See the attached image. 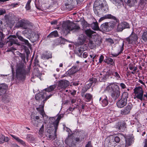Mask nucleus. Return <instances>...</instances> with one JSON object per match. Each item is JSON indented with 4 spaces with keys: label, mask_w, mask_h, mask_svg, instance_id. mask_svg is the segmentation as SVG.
I'll use <instances>...</instances> for the list:
<instances>
[{
    "label": "nucleus",
    "mask_w": 147,
    "mask_h": 147,
    "mask_svg": "<svg viewBox=\"0 0 147 147\" xmlns=\"http://www.w3.org/2000/svg\"><path fill=\"white\" fill-rule=\"evenodd\" d=\"M82 51L80 49H79L78 51V54L79 56L81 57L82 55Z\"/></svg>",
    "instance_id": "e2e57ef3"
},
{
    "label": "nucleus",
    "mask_w": 147,
    "mask_h": 147,
    "mask_svg": "<svg viewBox=\"0 0 147 147\" xmlns=\"http://www.w3.org/2000/svg\"><path fill=\"white\" fill-rule=\"evenodd\" d=\"M109 87L111 89V92L112 97L114 100H116L120 94V92L119 87L115 84H112L109 85Z\"/></svg>",
    "instance_id": "20e7f679"
},
{
    "label": "nucleus",
    "mask_w": 147,
    "mask_h": 147,
    "mask_svg": "<svg viewBox=\"0 0 147 147\" xmlns=\"http://www.w3.org/2000/svg\"><path fill=\"white\" fill-rule=\"evenodd\" d=\"M56 86L55 85L50 86L47 88L45 89V91L48 92H50L53 91L56 88Z\"/></svg>",
    "instance_id": "c756f323"
},
{
    "label": "nucleus",
    "mask_w": 147,
    "mask_h": 147,
    "mask_svg": "<svg viewBox=\"0 0 147 147\" xmlns=\"http://www.w3.org/2000/svg\"><path fill=\"white\" fill-rule=\"evenodd\" d=\"M96 80L95 78H92L91 79H90V83L88 84L85 86H86L87 89H89L92 86V83L94 81H95Z\"/></svg>",
    "instance_id": "473e14b6"
},
{
    "label": "nucleus",
    "mask_w": 147,
    "mask_h": 147,
    "mask_svg": "<svg viewBox=\"0 0 147 147\" xmlns=\"http://www.w3.org/2000/svg\"><path fill=\"white\" fill-rule=\"evenodd\" d=\"M63 30L65 32L68 33L70 31L74 30L76 31L80 29L79 26L73 22H65L63 24Z\"/></svg>",
    "instance_id": "7ed1b4c3"
},
{
    "label": "nucleus",
    "mask_w": 147,
    "mask_h": 147,
    "mask_svg": "<svg viewBox=\"0 0 147 147\" xmlns=\"http://www.w3.org/2000/svg\"><path fill=\"white\" fill-rule=\"evenodd\" d=\"M98 55H95L94 56V57H93L92 60V61L93 62H94V59H96V57H98Z\"/></svg>",
    "instance_id": "338daca9"
},
{
    "label": "nucleus",
    "mask_w": 147,
    "mask_h": 147,
    "mask_svg": "<svg viewBox=\"0 0 147 147\" xmlns=\"http://www.w3.org/2000/svg\"><path fill=\"white\" fill-rule=\"evenodd\" d=\"M4 138V136H2L1 138H0V144L3 143L4 142L3 138Z\"/></svg>",
    "instance_id": "6e6d98bb"
},
{
    "label": "nucleus",
    "mask_w": 147,
    "mask_h": 147,
    "mask_svg": "<svg viewBox=\"0 0 147 147\" xmlns=\"http://www.w3.org/2000/svg\"><path fill=\"white\" fill-rule=\"evenodd\" d=\"M123 46H124V43H122V46L120 47L119 49L118 50V53L117 54H112L111 55H112V57H116L118 56L119 54L121 53L122 52V51L123 50Z\"/></svg>",
    "instance_id": "b1692460"
},
{
    "label": "nucleus",
    "mask_w": 147,
    "mask_h": 147,
    "mask_svg": "<svg viewBox=\"0 0 147 147\" xmlns=\"http://www.w3.org/2000/svg\"><path fill=\"white\" fill-rule=\"evenodd\" d=\"M48 136V138L50 140L55 138V137H54V136H53L49 134Z\"/></svg>",
    "instance_id": "bf43d9fd"
},
{
    "label": "nucleus",
    "mask_w": 147,
    "mask_h": 147,
    "mask_svg": "<svg viewBox=\"0 0 147 147\" xmlns=\"http://www.w3.org/2000/svg\"><path fill=\"white\" fill-rule=\"evenodd\" d=\"M91 27L94 30H99V27L97 22H93L91 25Z\"/></svg>",
    "instance_id": "c85d7f7f"
},
{
    "label": "nucleus",
    "mask_w": 147,
    "mask_h": 147,
    "mask_svg": "<svg viewBox=\"0 0 147 147\" xmlns=\"http://www.w3.org/2000/svg\"><path fill=\"white\" fill-rule=\"evenodd\" d=\"M144 143L145 144L144 147H147V140H145Z\"/></svg>",
    "instance_id": "774afa93"
},
{
    "label": "nucleus",
    "mask_w": 147,
    "mask_h": 147,
    "mask_svg": "<svg viewBox=\"0 0 147 147\" xmlns=\"http://www.w3.org/2000/svg\"><path fill=\"white\" fill-rule=\"evenodd\" d=\"M73 135L71 134L69 135L68 137L65 140V143L67 144H68L69 143H72L73 142V140L72 138H73Z\"/></svg>",
    "instance_id": "bb28decb"
},
{
    "label": "nucleus",
    "mask_w": 147,
    "mask_h": 147,
    "mask_svg": "<svg viewBox=\"0 0 147 147\" xmlns=\"http://www.w3.org/2000/svg\"><path fill=\"white\" fill-rule=\"evenodd\" d=\"M52 96V94H50L48 96H47L43 100V102H45L48 99H49V98L51 97Z\"/></svg>",
    "instance_id": "603ef678"
},
{
    "label": "nucleus",
    "mask_w": 147,
    "mask_h": 147,
    "mask_svg": "<svg viewBox=\"0 0 147 147\" xmlns=\"http://www.w3.org/2000/svg\"><path fill=\"white\" fill-rule=\"evenodd\" d=\"M62 116L63 115H59L56 119L55 117H51L50 118L49 123L52 124L53 126L52 127H54V133L55 134L57 131L59 121L62 117Z\"/></svg>",
    "instance_id": "6e6552de"
},
{
    "label": "nucleus",
    "mask_w": 147,
    "mask_h": 147,
    "mask_svg": "<svg viewBox=\"0 0 147 147\" xmlns=\"http://www.w3.org/2000/svg\"><path fill=\"white\" fill-rule=\"evenodd\" d=\"M5 37V35L3 33L1 32H0V47H2L3 45V43L2 42V40Z\"/></svg>",
    "instance_id": "7c9ffc66"
},
{
    "label": "nucleus",
    "mask_w": 147,
    "mask_h": 147,
    "mask_svg": "<svg viewBox=\"0 0 147 147\" xmlns=\"http://www.w3.org/2000/svg\"><path fill=\"white\" fill-rule=\"evenodd\" d=\"M88 89H87L86 86H84L83 88L81 93V95L82 97L84 96V93L87 91Z\"/></svg>",
    "instance_id": "37998d69"
},
{
    "label": "nucleus",
    "mask_w": 147,
    "mask_h": 147,
    "mask_svg": "<svg viewBox=\"0 0 147 147\" xmlns=\"http://www.w3.org/2000/svg\"><path fill=\"white\" fill-rule=\"evenodd\" d=\"M45 102H43L41 103V104L39 105V107L36 108V110L38 111L40 114L44 117V116H45L46 115H45L44 110V106Z\"/></svg>",
    "instance_id": "dca6fc26"
},
{
    "label": "nucleus",
    "mask_w": 147,
    "mask_h": 147,
    "mask_svg": "<svg viewBox=\"0 0 147 147\" xmlns=\"http://www.w3.org/2000/svg\"><path fill=\"white\" fill-rule=\"evenodd\" d=\"M128 67L130 70H132L134 68V66L131 64H129L128 65Z\"/></svg>",
    "instance_id": "3c124183"
},
{
    "label": "nucleus",
    "mask_w": 147,
    "mask_h": 147,
    "mask_svg": "<svg viewBox=\"0 0 147 147\" xmlns=\"http://www.w3.org/2000/svg\"><path fill=\"white\" fill-rule=\"evenodd\" d=\"M142 37L144 41L146 42H147V30L143 33Z\"/></svg>",
    "instance_id": "4c0bfd02"
},
{
    "label": "nucleus",
    "mask_w": 147,
    "mask_h": 147,
    "mask_svg": "<svg viewBox=\"0 0 147 147\" xmlns=\"http://www.w3.org/2000/svg\"><path fill=\"white\" fill-rule=\"evenodd\" d=\"M109 19L114 20V21H111L108 23L109 26L111 28L114 27L119 21L116 18L111 14H107L101 17L99 20V22L105 19Z\"/></svg>",
    "instance_id": "423d86ee"
},
{
    "label": "nucleus",
    "mask_w": 147,
    "mask_h": 147,
    "mask_svg": "<svg viewBox=\"0 0 147 147\" xmlns=\"http://www.w3.org/2000/svg\"><path fill=\"white\" fill-rule=\"evenodd\" d=\"M69 84V82L66 80H62L59 81L58 84L57 88L58 90H64Z\"/></svg>",
    "instance_id": "f8f14e48"
},
{
    "label": "nucleus",
    "mask_w": 147,
    "mask_h": 147,
    "mask_svg": "<svg viewBox=\"0 0 147 147\" xmlns=\"http://www.w3.org/2000/svg\"><path fill=\"white\" fill-rule=\"evenodd\" d=\"M38 62L39 61L38 60L36 59H35L34 63L35 64V66H37L38 65Z\"/></svg>",
    "instance_id": "4d7b16f0"
},
{
    "label": "nucleus",
    "mask_w": 147,
    "mask_h": 147,
    "mask_svg": "<svg viewBox=\"0 0 147 147\" xmlns=\"http://www.w3.org/2000/svg\"><path fill=\"white\" fill-rule=\"evenodd\" d=\"M32 24L29 22L27 20H19L16 24V28H21L24 29H30L33 27Z\"/></svg>",
    "instance_id": "39448f33"
},
{
    "label": "nucleus",
    "mask_w": 147,
    "mask_h": 147,
    "mask_svg": "<svg viewBox=\"0 0 147 147\" xmlns=\"http://www.w3.org/2000/svg\"><path fill=\"white\" fill-rule=\"evenodd\" d=\"M108 140L107 142H108V146L111 147H115L116 145V143L115 142L114 140V138L113 137L112 138H110V139L109 140L108 138L107 139Z\"/></svg>",
    "instance_id": "a211bd4d"
},
{
    "label": "nucleus",
    "mask_w": 147,
    "mask_h": 147,
    "mask_svg": "<svg viewBox=\"0 0 147 147\" xmlns=\"http://www.w3.org/2000/svg\"><path fill=\"white\" fill-rule=\"evenodd\" d=\"M11 136L13 138L15 139L17 142H18L22 144L23 146H25L26 145L25 142L22 140L20 139L18 137L12 135H11Z\"/></svg>",
    "instance_id": "4be33fe9"
},
{
    "label": "nucleus",
    "mask_w": 147,
    "mask_h": 147,
    "mask_svg": "<svg viewBox=\"0 0 147 147\" xmlns=\"http://www.w3.org/2000/svg\"><path fill=\"white\" fill-rule=\"evenodd\" d=\"M16 36L20 40L24 42V44H25L28 46H30V44L29 43L28 41L27 40L25 39L22 37L16 34Z\"/></svg>",
    "instance_id": "412c9836"
},
{
    "label": "nucleus",
    "mask_w": 147,
    "mask_h": 147,
    "mask_svg": "<svg viewBox=\"0 0 147 147\" xmlns=\"http://www.w3.org/2000/svg\"><path fill=\"white\" fill-rule=\"evenodd\" d=\"M88 55L86 52H84L83 53V57L84 58H86L87 57Z\"/></svg>",
    "instance_id": "052dcab7"
},
{
    "label": "nucleus",
    "mask_w": 147,
    "mask_h": 147,
    "mask_svg": "<svg viewBox=\"0 0 147 147\" xmlns=\"http://www.w3.org/2000/svg\"><path fill=\"white\" fill-rule=\"evenodd\" d=\"M24 65L22 63H19L17 65L16 69V77L19 80L25 79L26 73Z\"/></svg>",
    "instance_id": "f03ea898"
},
{
    "label": "nucleus",
    "mask_w": 147,
    "mask_h": 147,
    "mask_svg": "<svg viewBox=\"0 0 147 147\" xmlns=\"http://www.w3.org/2000/svg\"><path fill=\"white\" fill-rule=\"evenodd\" d=\"M108 60L109 62L110 63H111V64H112L113 63V59L109 58V59H108Z\"/></svg>",
    "instance_id": "680f3d73"
},
{
    "label": "nucleus",
    "mask_w": 147,
    "mask_h": 147,
    "mask_svg": "<svg viewBox=\"0 0 147 147\" xmlns=\"http://www.w3.org/2000/svg\"><path fill=\"white\" fill-rule=\"evenodd\" d=\"M104 98L102 100V105L103 107H105L107 105L108 103V102L107 100V98L106 96H105Z\"/></svg>",
    "instance_id": "c9c22d12"
},
{
    "label": "nucleus",
    "mask_w": 147,
    "mask_h": 147,
    "mask_svg": "<svg viewBox=\"0 0 147 147\" xmlns=\"http://www.w3.org/2000/svg\"><path fill=\"white\" fill-rule=\"evenodd\" d=\"M122 25H123V29H124L125 28H129V24L126 22H122Z\"/></svg>",
    "instance_id": "c03bdc74"
},
{
    "label": "nucleus",
    "mask_w": 147,
    "mask_h": 147,
    "mask_svg": "<svg viewBox=\"0 0 147 147\" xmlns=\"http://www.w3.org/2000/svg\"><path fill=\"white\" fill-rule=\"evenodd\" d=\"M111 1L116 6H117L118 5L121 4L120 1L121 0H111Z\"/></svg>",
    "instance_id": "79ce46f5"
},
{
    "label": "nucleus",
    "mask_w": 147,
    "mask_h": 147,
    "mask_svg": "<svg viewBox=\"0 0 147 147\" xmlns=\"http://www.w3.org/2000/svg\"><path fill=\"white\" fill-rule=\"evenodd\" d=\"M110 75H112L115 76L117 80H120L121 79V77L117 72L114 71H110L109 72Z\"/></svg>",
    "instance_id": "5701e85b"
},
{
    "label": "nucleus",
    "mask_w": 147,
    "mask_h": 147,
    "mask_svg": "<svg viewBox=\"0 0 147 147\" xmlns=\"http://www.w3.org/2000/svg\"><path fill=\"white\" fill-rule=\"evenodd\" d=\"M32 35H33V38H34V40H38L39 37L38 34L36 33H34L32 34Z\"/></svg>",
    "instance_id": "de8ad7c7"
},
{
    "label": "nucleus",
    "mask_w": 147,
    "mask_h": 147,
    "mask_svg": "<svg viewBox=\"0 0 147 147\" xmlns=\"http://www.w3.org/2000/svg\"><path fill=\"white\" fill-rule=\"evenodd\" d=\"M16 38V37L15 35L10 36L7 38V39H9V40L8 43L9 46H11L13 44H18V42L17 40L13 38Z\"/></svg>",
    "instance_id": "ddd939ff"
},
{
    "label": "nucleus",
    "mask_w": 147,
    "mask_h": 147,
    "mask_svg": "<svg viewBox=\"0 0 147 147\" xmlns=\"http://www.w3.org/2000/svg\"><path fill=\"white\" fill-rule=\"evenodd\" d=\"M114 140L115 142L116 143H119L120 140V138L118 136H116L114 138Z\"/></svg>",
    "instance_id": "09e8293b"
},
{
    "label": "nucleus",
    "mask_w": 147,
    "mask_h": 147,
    "mask_svg": "<svg viewBox=\"0 0 147 147\" xmlns=\"http://www.w3.org/2000/svg\"><path fill=\"white\" fill-rule=\"evenodd\" d=\"M127 99L121 98L117 102V107L119 108H121L125 106L127 103Z\"/></svg>",
    "instance_id": "2eb2a0df"
},
{
    "label": "nucleus",
    "mask_w": 147,
    "mask_h": 147,
    "mask_svg": "<svg viewBox=\"0 0 147 147\" xmlns=\"http://www.w3.org/2000/svg\"><path fill=\"white\" fill-rule=\"evenodd\" d=\"M57 20H55L53 21H52L51 22V24H57Z\"/></svg>",
    "instance_id": "0e129e2a"
},
{
    "label": "nucleus",
    "mask_w": 147,
    "mask_h": 147,
    "mask_svg": "<svg viewBox=\"0 0 147 147\" xmlns=\"http://www.w3.org/2000/svg\"><path fill=\"white\" fill-rule=\"evenodd\" d=\"M128 94L127 92H124L122 95V98H121L124 99H126L127 100V98L128 97Z\"/></svg>",
    "instance_id": "a18cd8bd"
},
{
    "label": "nucleus",
    "mask_w": 147,
    "mask_h": 147,
    "mask_svg": "<svg viewBox=\"0 0 147 147\" xmlns=\"http://www.w3.org/2000/svg\"><path fill=\"white\" fill-rule=\"evenodd\" d=\"M31 122L33 123V124L35 126H37V122H38V121H37L36 119H35L34 117H33L32 116H31Z\"/></svg>",
    "instance_id": "ea45409f"
},
{
    "label": "nucleus",
    "mask_w": 147,
    "mask_h": 147,
    "mask_svg": "<svg viewBox=\"0 0 147 147\" xmlns=\"http://www.w3.org/2000/svg\"><path fill=\"white\" fill-rule=\"evenodd\" d=\"M123 29L122 23H121L119 24L117 26V30L118 32L121 31Z\"/></svg>",
    "instance_id": "58836bf2"
},
{
    "label": "nucleus",
    "mask_w": 147,
    "mask_h": 147,
    "mask_svg": "<svg viewBox=\"0 0 147 147\" xmlns=\"http://www.w3.org/2000/svg\"><path fill=\"white\" fill-rule=\"evenodd\" d=\"M115 127L117 129L123 131L125 127V123L124 121H119L116 123Z\"/></svg>",
    "instance_id": "4468645a"
},
{
    "label": "nucleus",
    "mask_w": 147,
    "mask_h": 147,
    "mask_svg": "<svg viewBox=\"0 0 147 147\" xmlns=\"http://www.w3.org/2000/svg\"><path fill=\"white\" fill-rule=\"evenodd\" d=\"M45 94L43 93H41L36 94L35 96V98L37 100L39 101L42 100H44L45 97Z\"/></svg>",
    "instance_id": "6ab92c4d"
},
{
    "label": "nucleus",
    "mask_w": 147,
    "mask_h": 147,
    "mask_svg": "<svg viewBox=\"0 0 147 147\" xmlns=\"http://www.w3.org/2000/svg\"><path fill=\"white\" fill-rule=\"evenodd\" d=\"M94 10L95 13L98 16L101 13V11L106 13L109 11L108 5L106 2L104 1L102 3L99 0H96L94 3Z\"/></svg>",
    "instance_id": "f257e3e1"
},
{
    "label": "nucleus",
    "mask_w": 147,
    "mask_h": 147,
    "mask_svg": "<svg viewBox=\"0 0 147 147\" xmlns=\"http://www.w3.org/2000/svg\"><path fill=\"white\" fill-rule=\"evenodd\" d=\"M42 57L44 59L51 58L52 57V54L50 53L47 54L44 53L42 54Z\"/></svg>",
    "instance_id": "a878e982"
},
{
    "label": "nucleus",
    "mask_w": 147,
    "mask_h": 147,
    "mask_svg": "<svg viewBox=\"0 0 147 147\" xmlns=\"http://www.w3.org/2000/svg\"><path fill=\"white\" fill-rule=\"evenodd\" d=\"M79 70L78 67L77 66H74L71 69V73L72 74H74Z\"/></svg>",
    "instance_id": "72a5a7b5"
},
{
    "label": "nucleus",
    "mask_w": 147,
    "mask_h": 147,
    "mask_svg": "<svg viewBox=\"0 0 147 147\" xmlns=\"http://www.w3.org/2000/svg\"><path fill=\"white\" fill-rule=\"evenodd\" d=\"M124 1L127 5L130 7L134 6L137 3L136 0H124Z\"/></svg>",
    "instance_id": "aec40b11"
},
{
    "label": "nucleus",
    "mask_w": 147,
    "mask_h": 147,
    "mask_svg": "<svg viewBox=\"0 0 147 147\" xmlns=\"http://www.w3.org/2000/svg\"><path fill=\"white\" fill-rule=\"evenodd\" d=\"M81 24L83 28V29L85 30H86L85 29H86L87 27H88V24H87V23L85 20H84L82 21Z\"/></svg>",
    "instance_id": "e433bc0d"
},
{
    "label": "nucleus",
    "mask_w": 147,
    "mask_h": 147,
    "mask_svg": "<svg viewBox=\"0 0 147 147\" xmlns=\"http://www.w3.org/2000/svg\"><path fill=\"white\" fill-rule=\"evenodd\" d=\"M8 87V86L5 84H0V96H2L3 100H5L8 97L7 94H6Z\"/></svg>",
    "instance_id": "1a4fd4ad"
},
{
    "label": "nucleus",
    "mask_w": 147,
    "mask_h": 147,
    "mask_svg": "<svg viewBox=\"0 0 147 147\" xmlns=\"http://www.w3.org/2000/svg\"><path fill=\"white\" fill-rule=\"evenodd\" d=\"M120 86L123 89H124L126 88V86L123 83H121L120 84Z\"/></svg>",
    "instance_id": "13d9d810"
},
{
    "label": "nucleus",
    "mask_w": 147,
    "mask_h": 147,
    "mask_svg": "<svg viewBox=\"0 0 147 147\" xmlns=\"http://www.w3.org/2000/svg\"><path fill=\"white\" fill-rule=\"evenodd\" d=\"M104 59V56L102 55H101L99 59V63H101L103 61Z\"/></svg>",
    "instance_id": "8fccbe9b"
},
{
    "label": "nucleus",
    "mask_w": 147,
    "mask_h": 147,
    "mask_svg": "<svg viewBox=\"0 0 147 147\" xmlns=\"http://www.w3.org/2000/svg\"><path fill=\"white\" fill-rule=\"evenodd\" d=\"M44 132V125H42L38 133L40 135L42 136V135L43 134Z\"/></svg>",
    "instance_id": "a19ab883"
},
{
    "label": "nucleus",
    "mask_w": 147,
    "mask_h": 147,
    "mask_svg": "<svg viewBox=\"0 0 147 147\" xmlns=\"http://www.w3.org/2000/svg\"><path fill=\"white\" fill-rule=\"evenodd\" d=\"M82 140V139L81 140H80V138H78L77 137L75 138V140L77 142H81Z\"/></svg>",
    "instance_id": "69168bd1"
},
{
    "label": "nucleus",
    "mask_w": 147,
    "mask_h": 147,
    "mask_svg": "<svg viewBox=\"0 0 147 147\" xmlns=\"http://www.w3.org/2000/svg\"><path fill=\"white\" fill-rule=\"evenodd\" d=\"M31 1L29 0L28 1L26 5V8L27 10H29L30 9V4L31 2Z\"/></svg>",
    "instance_id": "49530a36"
},
{
    "label": "nucleus",
    "mask_w": 147,
    "mask_h": 147,
    "mask_svg": "<svg viewBox=\"0 0 147 147\" xmlns=\"http://www.w3.org/2000/svg\"><path fill=\"white\" fill-rule=\"evenodd\" d=\"M58 36V34L57 30L51 32L47 36L48 38L55 37Z\"/></svg>",
    "instance_id": "393cba45"
},
{
    "label": "nucleus",
    "mask_w": 147,
    "mask_h": 147,
    "mask_svg": "<svg viewBox=\"0 0 147 147\" xmlns=\"http://www.w3.org/2000/svg\"><path fill=\"white\" fill-rule=\"evenodd\" d=\"M133 107L131 103H129L127 106L121 111V114L122 115H125L129 114Z\"/></svg>",
    "instance_id": "9b49d317"
},
{
    "label": "nucleus",
    "mask_w": 147,
    "mask_h": 147,
    "mask_svg": "<svg viewBox=\"0 0 147 147\" xmlns=\"http://www.w3.org/2000/svg\"><path fill=\"white\" fill-rule=\"evenodd\" d=\"M85 31L86 34L89 36H90L94 33V32L90 29H87Z\"/></svg>",
    "instance_id": "f704fd0d"
},
{
    "label": "nucleus",
    "mask_w": 147,
    "mask_h": 147,
    "mask_svg": "<svg viewBox=\"0 0 147 147\" xmlns=\"http://www.w3.org/2000/svg\"><path fill=\"white\" fill-rule=\"evenodd\" d=\"M92 146L91 144V143L90 141H89L88 144L86 145L85 147H92Z\"/></svg>",
    "instance_id": "864d4df0"
},
{
    "label": "nucleus",
    "mask_w": 147,
    "mask_h": 147,
    "mask_svg": "<svg viewBox=\"0 0 147 147\" xmlns=\"http://www.w3.org/2000/svg\"><path fill=\"white\" fill-rule=\"evenodd\" d=\"M83 97L87 101H89L91 100L92 98V95L89 93H87L85 94H84Z\"/></svg>",
    "instance_id": "cd10ccee"
},
{
    "label": "nucleus",
    "mask_w": 147,
    "mask_h": 147,
    "mask_svg": "<svg viewBox=\"0 0 147 147\" xmlns=\"http://www.w3.org/2000/svg\"><path fill=\"white\" fill-rule=\"evenodd\" d=\"M5 13V11L4 9H2L0 10V15H2Z\"/></svg>",
    "instance_id": "5fc2aeb1"
},
{
    "label": "nucleus",
    "mask_w": 147,
    "mask_h": 147,
    "mask_svg": "<svg viewBox=\"0 0 147 147\" xmlns=\"http://www.w3.org/2000/svg\"><path fill=\"white\" fill-rule=\"evenodd\" d=\"M133 90L135 94L134 98H137L141 101L145 100L144 98H143L144 90L142 87L140 86L136 87Z\"/></svg>",
    "instance_id": "0eeeda50"
},
{
    "label": "nucleus",
    "mask_w": 147,
    "mask_h": 147,
    "mask_svg": "<svg viewBox=\"0 0 147 147\" xmlns=\"http://www.w3.org/2000/svg\"><path fill=\"white\" fill-rule=\"evenodd\" d=\"M109 27L108 23L105 22L101 25L99 30L102 32L108 31Z\"/></svg>",
    "instance_id": "f3484780"
},
{
    "label": "nucleus",
    "mask_w": 147,
    "mask_h": 147,
    "mask_svg": "<svg viewBox=\"0 0 147 147\" xmlns=\"http://www.w3.org/2000/svg\"><path fill=\"white\" fill-rule=\"evenodd\" d=\"M27 139L30 142H34L35 140V138L31 134H28L26 137Z\"/></svg>",
    "instance_id": "2f4dec72"
},
{
    "label": "nucleus",
    "mask_w": 147,
    "mask_h": 147,
    "mask_svg": "<svg viewBox=\"0 0 147 147\" xmlns=\"http://www.w3.org/2000/svg\"><path fill=\"white\" fill-rule=\"evenodd\" d=\"M138 37L137 35L133 32L130 36L126 39L127 43L128 44H136L137 42Z\"/></svg>",
    "instance_id": "9d476101"
}]
</instances>
